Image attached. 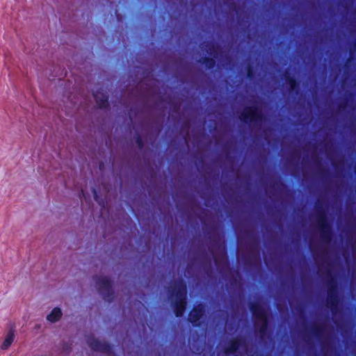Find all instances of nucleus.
I'll list each match as a JSON object with an SVG mask.
<instances>
[{"label": "nucleus", "mask_w": 356, "mask_h": 356, "mask_svg": "<svg viewBox=\"0 0 356 356\" xmlns=\"http://www.w3.org/2000/svg\"><path fill=\"white\" fill-rule=\"evenodd\" d=\"M97 284L102 293L104 294L105 292L110 291V282L106 277H102L98 279Z\"/></svg>", "instance_id": "obj_4"}, {"label": "nucleus", "mask_w": 356, "mask_h": 356, "mask_svg": "<svg viewBox=\"0 0 356 356\" xmlns=\"http://www.w3.org/2000/svg\"><path fill=\"white\" fill-rule=\"evenodd\" d=\"M92 193H93V196H94V198L97 200V195L96 194V192L95 191H92Z\"/></svg>", "instance_id": "obj_9"}, {"label": "nucleus", "mask_w": 356, "mask_h": 356, "mask_svg": "<svg viewBox=\"0 0 356 356\" xmlns=\"http://www.w3.org/2000/svg\"><path fill=\"white\" fill-rule=\"evenodd\" d=\"M185 298H186V289L185 286L181 285L177 292L178 302L175 309L176 315L180 316L182 315L185 309Z\"/></svg>", "instance_id": "obj_1"}, {"label": "nucleus", "mask_w": 356, "mask_h": 356, "mask_svg": "<svg viewBox=\"0 0 356 356\" xmlns=\"http://www.w3.org/2000/svg\"><path fill=\"white\" fill-rule=\"evenodd\" d=\"M239 341H234L232 343L231 346L227 349L226 352L227 353H232L235 352L239 348Z\"/></svg>", "instance_id": "obj_7"}, {"label": "nucleus", "mask_w": 356, "mask_h": 356, "mask_svg": "<svg viewBox=\"0 0 356 356\" xmlns=\"http://www.w3.org/2000/svg\"><path fill=\"white\" fill-rule=\"evenodd\" d=\"M95 99L99 104V106L104 107L106 106V103L107 101V97L104 95H103L102 99H99L97 95H95Z\"/></svg>", "instance_id": "obj_8"}, {"label": "nucleus", "mask_w": 356, "mask_h": 356, "mask_svg": "<svg viewBox=\"0 0 356 356\" xmlns=\"http://www.w3.org/2000/svg\"><path fill=\"white\" fill-rule=\"evenodd\" d=\"M90 346L92 349L98 351L107 352L108 350V346L106 344L99 341H95Z\"/></svg>", "instance_id": "obj_6"}, {"label": "nucleus", "mask_w": 356, "mask_h": 356, "mask_svg": "<svg viewBox=\"0 0 356 356\" xmlns=\"http://www.w3.org/2000/svg\"><path fill=\"white\" fill-rule=\"evenodd\" d=\"M82 195H83V197H84L86 200H87L88 196L86 195V193H85L84 191H82Z\"/></svg>", "instance_id": "obj_10"}, {"label": "nucleus", "mask_w": 356, "mask_h": 356, "mask_svg": "<svg viewBox=\"0 0 356 356\" xmlns=\"http://www.w3.org/2000/svg\"><path fill=\"white\" fill-rule=\"evenodd\" d=\"M63 316V312L59 307H54L47 316V320L50 323L58 321Z\"/></svg>", "instance_id": "obj_3"}, {"label": "nucleus", "mask_w": 356, "mask_h": 356, "mask_svg": "<svg viewBox=\"0 0 356 356\" xmlns=\"http://www.w3.org/2000/svg\"><path fill=\"white\" fill-rule=\"evenodd\" d=\"M202 315V307H198L194 309L189 315V320L195 323L200 318Z\"/></svg>", "instance_id": "obj_5"}, {"label": "nucleus", "mask_w": 356, "mask_h": 356, "mask_svg": "<svg viewBox=\"0 0 356 356\" xmlns=\"http://www.w3.org/2000/svg\"><path fill=\"white\" fill-rule=\"evenodd\" d=\"M15 338V332L9 330L0 339V349L6 350L11 346Z\"/></svg>", "instance_id": "obj_2"}]
</instances>
